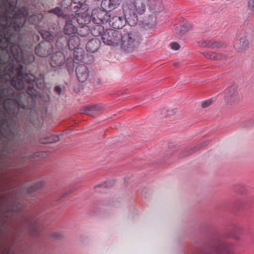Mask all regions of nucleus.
Masks as SVG:
<instances>
[{
	"mask_svg": "<svg viewBox=\"0 0 254 254\" xmlns=\"http://www.w3.org/2000/svg\"><path fill=\"white\" fill-rule=\"evenodd\" d=\"M113 182H111L110 181H108L105 182L104 184L98 185V187L103 188H109L111 187L113 185Z\"/></svg>",
	"mask_w": 254,
	"mask_h": 254,
	"instance_id": "nucleus-37",
	"label": "nucleus"
},
{
	"mask_svg": "<svg viewBox=\"0 0 254 254\" xmlns=\"http://www.w3.org/2000/svg\"><path fill=\"white\" fill-rule=\"evenodd\" d=\"M142 40V37L139 32L124 30L120 39L121 48L126 53H131L138 49Z\"/></svg>",
	"mask_w": 254,
	"mask_h": 254,
	"instance_id": "nucleus-6",
	"label": "nucleus"
},
{
	"mask_svg": "<svg viewBox=\"0 0 254 254\" xmlns=\"http://www.w3.org/2000/svg\"><path fill=\"white\" fill-rule=\"evenodd\" d=\"M120 3V0H103L101 4L102 6L111 11L117 8Z\"/></svg>",
	"mask_w": 254,
	"mask_h": 254,
	"instance_id": "nucleus-20",
	"label": "nucleus"
},
{
	"mask_svg": "<svg viewBox=\"0 0 254 254\" xmlns=\"http://www.w3.org/2000/svg\"><path fill=\"white\" fill-rule=\"evenodd\" d=\"M64 63L65 57L64 54L61 52L53 54L51 57L50 64L53 67L61 66Z\"/></svg>",
	"mask_w": 254,
	"mask_h": 254,
	"instance_id": "nucleus-16",
	"label": "nucleus"
},
{
	"mask_svg": "<svg viewBox=\"0 0 254 254\" xmlns=\"http://www.w3.org/2000/svg\"><path fill=\"white\" fill-rule=\"evenodd\" d=\"M51 237L53 240H59L62 239L64 235L61 232H54L51 234Z\"/></svg>",
	"mask_w": 254,
	"mask_h": 254,
	"instance_id": "nucleus-31",
	"label": "nucleus"
},
{
	"mask_svg": "<svg viewBox=\"0 0 254 254\" xmlns=\"http://www.w3.org/2000/svg\"><path fill=\"white\" fill-rule=\"evenodd\" d=\"M43 186V183L40 182L37 183L31 187H30L28 190V192L31 193L35 191L40 190Z\"/></svg>",
	"mask_w": 254,
	"mask_h": 254,
	"instance_id": "nucleus-30",
	"label": "nucleus"
},
{
	"mask_svg": "<svg viewBox=\"0 0 254 254\" xmlns=\"http://www.w3.org/2000/svg\"><path fill=\"white\" fill-rule=\"evenodd\" d=\"M213 102L212 99H209L203 102L202 103V107L204 108L209 106L211 105Z\"/></svg>",
	"mask_w": 254,
	"mask_h": 254,
	"instance_id": "nucleus-36",
	"label": "nucleus"
},
{
	"mask_svg": "<svg viewBox=\"0 0 254 254\" xmlns=\"http://www.w3.org/2000/svg\"><path fill=\"white\" fill-rule=\"evenodd\" d=\"M127 21L132 24V20L126 18L124 14L123 16H111L108 22L110 26L114 29H122L126 23Z\"/></svg>",
	"mask_w": 254,
	"mask_h": 254,
	"instance_id": "nucleus-13",
	"label": "nucleus"
},
{
	"mask_svg": "<svg viewBox=\"0 0 254 254\" xmlns=\"http://www.w3.org/2000/svg\"><path fill=\"white\" fill-rule=\"evenodd\" d=\"M14 95V91L13 88L11 87L3 88L0 91V102L6 97H9L8 99L13 98Z\"/></svg>",
	"mask_w": 254,
	"mask_h": 254,
	"instance_id": "nucleus-21",
	"label": "nucleus"
},
{
	"mask_svg": "<svg viewBox=\"0 0 254 254\" xmlns=\"http://www.w3.org/2000/svg\"><path fill=\"white\" fill-rule=\"evenodd\" d=\"M79 38L76 35H72L69 38L62 36L56 41V45L59 49H62L64 47L68 46L70 50H74L79 48Z\"/></svg>",
	"mask_w": 254,
	"mask_h": 254,
	"instance_id": "nucleus-8",
	"label": "nucleus"
},
{
	"mask_svg": "<svg viewBox=\"0 0 254 254\" xmlns=\"http://www.w3.org/2000/svg\"><path fill=\"white\" fill-rule=\"evenodd\" d=\"M17 0H6V2L9 5V10H11L12 13L10 15L11 26L17 35L18 44L23 43L21 36V31L24 28L28 12L25 8L17 9L16 5Z\"/></svg>",
	"mask_w": 254,
	"mask_h": 254,
	"instance_id": "nucleus-4",
	"label": "nucleus"
},
{
	"mask_svg": "<svg viewBox=\"0 0 254 254\" xmlns=\"http://www.w3.org/2000/svg\"><path fill=\"white\" fill-rule=\"evenodd\" d=\"M249 10L254 11V0H249L248 2Z\"/></svg>",
	"mask_w": 254,
	"mask_h": 254,
	"instance_id": "nucleus-38",
	"label": "nucleus"
},
{
	"mask_svg": "<svg viewBox=\"0 0 254 254\" xmlns=\"http://www.w3.org/2000/svg\"><path fill=\"white\" fill-rule=\"evenodd\" d=\"M73 59L77 62V63L81 62L85 63L84 60V51L81 48H77L74 50L73 53Z\"/></svg>",
	"mask_w": 254,
	"mask_h": 254,
	"instance_id": "nucleus-22",
	"label": "nucleus"
},
{
	"mask_svg": "<svg viewBox=\"0 0 254 254\" xmlns=\"http://www.w3.org/2000/svg\"><path fill=\"white\" fill-rule=\"evenodd\" d=\"M224 44L219 41H210V48H220L223 46Z\"/></svg>",
	"mask_w": 254,
	"mask_h": 254,
	"instance_id": "nucleus-33",
	"label": "nucleus"
},
{
	"mask_svg": "<svg viewBox=\"0 0 254 254\" xmlns=\"http://www.w3.org/2000/svg\"><path fill=\"white\" fill-rule=\"evenodd\" d=\"M23 157L25 158H27V159H29V160H30V161H34V160H36L35 156H31V155H26V156H24Z\"/></svg>",
	"mask_w": 254,
	"mask_h": 254,
	"instance_id": "nucleus-43",
	"label": "nucleus"
},
{
	"mask_svg": "<svg viewBox=\"0 0 254 254\" xmlns=\"http://www.w3.org/2000/svg\"><path fill=\"white\" fill-rule=\"evenodd\" d=\"M103 110V107L100 105H94L84 107L82 113L94 117Z\"/></svg>",
	"mask_w": 254,
	"mask_h": 254,
	"instance_id": "nucleus-18",
	"label": "nucleus"
},
{
	"mask_svg": "<svg viewBox=\"0 0 254 254\" xmlns=\"http://www.w3.org/2000/svg\"><path fill=\"white\" fill-rule=\"evenodd\" d=\"M234 238H235L236 239H238V237H237V236H234Z\"/></svg>",
	"mask_w": 254,
	"mask_h": 254,
	"instance_id": "nucleus-45",
	"label": "nucleus"
},
{
	"mask_svg": "<svg viewBox=\"0 0 254 254\" xmlns=\"http://www.w3.org/2000/svg\"><path fill=\"white\" fill-rule=\"evenodd\" d=\"M55 92L58 94L60 95L62 91V89L59 86H56L55 87Z\"/></svg>",
	"mask_w": 254,
	"mask_h": 254,
	"instance_id": "nucleus-41",
	"label": "nucleus"
},
{
	"mask_svg": "<svg viewBox=\"0 0 254 254\" xmlns=\"http://www.w3.org/2000/svg\"><path fill=\"white\" fill-rule=\"evenodd\" d=\"M240 95L236 85H232L225 91V100L229 105H232L240 99Z\"/></svg>",
	"mask_w": 254,
	"mask_h": 254,
	"instance_id": "nucleus-14",
	"label": "nucleus"
},
{
	"mask_svg": "<svg viewBox=\"0 0 254 254\" xmlns=\"http://www.w3.org/2000/svg\"><path fill=\"white\" fill-rule=\"evenodd\" d=\"M190 27V26L189 24H187V23H186L182 25L181 31L184 32H186L189 30Z\"/></svg>",
	"mask_w": 254,
	"mask_h": 254,
	"instance_id": "nucleus-40",
	"label": "nucleus"
},
{
	"mask_svg": "<svg viewBox=\"0 0 254 254\" xmlns=\"http://www.w3.org/2000/svg\"><path fill=\"white\" fill-rule=\"evenodd\" d=\"M101 44L100 40L96 38L90 40L86 45V48L88 52L94 53L97 51Z\"/></svg>",
	"mask_w": 254,
	"mask_h": 254,
	"instance_id": "nucleus-19",
	"label": "nucleus"
},
{
	"mask_svg": "<svg viewBox=\"0 0 254 254\" xmlns=\"http://www.w3.org/2000/svg\"><path fill=\"white\" fill-rule=\"evenodd\" d=\"M51 12L52 13H54V14H56L57 15H58V16H64L65 15H64V12L62 10V9H61V8H59V7H56L55 8H54L52 10H51Z\"/></svg>",
	"mask_w": 254,
	"mask_h": 254,
	"instance_id": "nucleus-35",
	"label": "nucleus"
},
{
	"mask_svg": "<svg viewBox=\"0 0 254 254\" xmlns=\"http://www.w3.org/2000/svg\"><path fill=\"white\" fill-rule=\"evenodd\" d=\"M41 35L44 39H46V41L50 42L51 41H53L54 38V36L48 31H45L41 33Z\"/></svg>",
	"mask_w": 254,
	"mask_h": 254,
	"instance_id": "nucleus-32",
	"label": "nucleus"
},
{
	"mask_svg": "<svg viewBox=\"0 0 254 254\" xmlns=\"http://www.w3.org/2000/svg\"><path fill=\"white\" fill-rule=\"evenodd\" d=\"M74 63H77V62L74 59L72 58L67 59L65 65L69 73H72L73 71Z\"/></svg>",
	"mask_w": 254,
	"mask_h": 254,
	"instance_id": "nucleus-27",
	"label": "nucleus"
},
{
	"mask_svg": "<svg viewBox=\"0 0 254 254\" xmlns=\"http://www.w3.org/2000/svg\"><path fill=\"white\" fill-rule=\"evenodd\" d=\"M166 113V116H172L175 113L174 110H168L167 111H164V114Z\"/></svg>",
	"mask_w": 254,
	"mask_h": 254,
	"instance_id": "nucleus-42",
	"label": "nucleus"
},
{
	"mask_svg": "<svg viewBox=\"0 0 254 254\" xmlns=\"http://www.w3.org/2000/svg\"><path fill=\"white\" fill-rule=\"evenodd\" d=\"M148 1L151 14L148 17L147 24L155 25L157 15L163 11L161 0H124L122 4L123 12L126 18L132 20V24L138 21L137 14H142L146 8Z\"/></svg>",
	"mask_w": 254,
	"mask_h": 254,
	"instance_id": "nucleus-2",
	"label": "nucleus"
},
{
	"mask_svg": "<svg viewBox=\"0 0 254 254\" xmlns=\"http://www.w3.org/2000/svg\"><path fill=\"white\" fill-rule=\"evenodd\" d=\"M104 31V27L102 26L100 24H97L92 29L91 33L93 36L97 37L100 35L102 36Z\"/></svg>",
	"mask_w": 254,
	"mask_h": 254,
	"instance_id": "nucleus-25",
	"label": "nucleus"
},
{
	"mask_svg": "<svg viewBox=\"0 0 254 254\" xmlns=\"http://www.w3.org/2000/svg\"><path fill=\"white\" fill-rule=\"evenodd\" d=\"M77 15L73 13L71 14H65L64 18L65 20V23L64 27V33L65 36L70 37L75 35L77 32V29L74 23L77 22Z\"/></svg>",
	"mask_w": 254,
	"mask_h": 254,
	"instance_id": "nucleus-10",
	"label": "nucleus"
},
{
	"mask_svg": "<svg viewBox=\"0 0 254 254\" xmlns=\"http://www.w3.org/2000/svg\"><path fill=\"white\" fill-rule=\"evenodd\" d=\"M24 227L32 235L37 234L39 232V222L37 219L26 217L24 220Z\"/></svg>",
	"mask_w": 254,
	"mask_h": 254,
	"instance_id": "nucleus-15",
	"label": "nucleus"
},
{
	"mask_svg": "<svg viewBox=\"0 0 254 254\" xmlns=\"http://www.w3.org/2000/svg\"><path fill=\"white\" fill-rule=\"evenodd\" d=\"M201 146H202V145L200 144L198 145L197 146H194L193 147H192V148L187 150V151H185V152L183 154V156L184 157L187 156H189V155L194 153L197 150H199L201 148Z\"/></svg>",
	"mask_w": 254,
	"mask_h": 254,
	"instance_id": "nucleus-29",
	"label": "nucleus"
},
{
	"mask_svg": "<svg viewBox=\"0 0 254 254\" xmlns=\"http://www.w3.org/2000/svg\"><path fill=\"white\" fill-rule=\"evenodd\" d=\"M202 54L205 58L210 60H221L224 57L221 54H217L213 52H203Z\"/></svg>",
	"mask_w": 254,
	"mask_h": 254,
	"instance_id": "nucleus-23",
	"label": "nucleus"
},
{
	"mask_svg": "<svg viewBox=\"0 0 254 254\" xmlns=\"http://www.w3.org/2000/svg\"><path fill=\"white\" fill-rule=\"evenodd\" d=\"M65 194H64L63 195L61 196V197H62L64 196V195H65Z\"/></svg>",
	"mask_w": 254,
	"mask_h": 254,
	"instance_id": "nucleus-46",
	"label": "nucleus"
},
{
	"mask_svg": "<svg viewBox=\"0 0 254 254\" xmlns=\"http://www.w3.org/2000/svg\"><path fill=\"white\" fill-rule=\"evenodd\" d=\"M76 74L80 82L86 81L89 76V70L86 65H78L76 68Z\"/></svg>",
	"mask_w": 254,
	"mask_h": 254,
	"instance_id": "nucleus-17",
	"label": "nucleus"
},
{
	"mask_svg": "<svg viewBox=\"0 0 254 254\" xmlns=\"http://www.w3.org/2000/svg\"><path fill=\"white\" fill-rule=\"evenodd\" d=\"M249 45V41L246 37H243L240 39L238 44H237L235 46L238 50H241L247 48Z\"/></svg>",
	"mask_w": 254,
	"mask_h": 254,
	"instance_id": "nucleus-24",
	"label": "nucleus"
},
{
	"mask_svg": "<svg viewBox=\"0 0 254 254\" xmlns=\"http://www.w3.org/2000/svg\"><path fill=\"white\" fill-rule=\"evenodd\" d=\"M53 52V45L51 42L44 41L38 44L35 47V54L40 57H45Z\"/></svg>",
	"mask_w": 254,
	"mask_h": 254,
	"instance_id": "nucleus-12",
	"label": "nucleus"
},
{
	"mask_svg": "<svg viewBox=\"0 0 254 254\" xmlns=\"http://www.w3.org/2000/svg\"><path fill=\"white\" fill-rule=\"evenodd\" d=\"M9 10H6L3 15L0 16V49L3 52L8 53L10 47L14 44H17V35L11 26L10 15Z\"/></svg>",
	"mask_w": 254,
	"mask_h": 254,
	"instance_id": "nucleus-3",
	"label": "nucleus"
},
{
	"mask_svg": "<svg viewBox=\"0 0 254 254\" xmlns=\"http://www.w3.org/2000/svg\"><path fill=\"white\" fill-rule=\"evenodd\" d=\"M25 87L21 89H24ZM18 90V89H17ZM36 90L33 86H29L27 87L26 93L23 91H20L19 90L18 92L14 91L13 98L7 99L3 101V107L7 112H10L14 110L15 112L18 111L20 109H26L27 106L24 105L23 99L27 95L31 97L32 100L34 97L36 96Z\"/></svg>",
	"mask_w": 254,
	"mask_h": 254,
	"instance_id": "nucleus-5",
	"label": "nucleus"
},
{
	"mask_svg": "<svg viewBox=\"0 0 254 254\" xmlns=\"http://www.w3.org/2000/svg\"><path fill=\"white\" fill-rule=\"evenodd\" d=\"M122 32L110 29L105 30L102 35L103 42L109 46H115L120 42Z\"/></svg>",
	"mask_w": 254,
	"mask_h": 254,
	"instance_id": "nucleus-9",
	"label": "nucleus"
},
{
	"mask_svg": "<svg viewBox=\"0 0 254 254\" xmlns=\"http://www.w3.org/2000/svg\"><path fill=\"white\" fill-rule=\"evenodd\" d=\"M43 153H42V152H38L37 153V154L35 155V156H36V157H37V156H41V155H43Z\"/></svg>",
	"mask_w": 254,
	"mask_h": 254,
	"instance_id": "nucleus-44",
	"label": "nucleus"
},
{
	"mask_svg": "<svg viewBox=\"0 0 254 254\" xmlns=\"http://www.w3.org/2000/svg\"><path fill=\"white\" fill-rule=\"evenodd\" d=\"M78 24L80 25L79 23H78ZM88 24L89 23L86 24H80V25H81V26L78 30L77 32L79 35H80L82 37H84L87 34H88V31H89L88 27L87 26H86V25Z\"/></svg>",
	"mask_w": 254,
	"mask_h": 254,
	"instance_id": "nucleus-28",
	"label": "nucleus"
},
{
	"mask_svg": "<svg viewBox=\"0 0 254 254\" xmlns=\"http://www.w3.org/2000/svg\"><path fill=\"white\" fill-rule=\"evenodd\" d=\"M88 0H64L63 4H66L70 7L72 12L77 15V22L80 24H86L91 21V16L88 13Z\"/></svg>",
	"mask_w": 254,
	"mask_h": 254,
	"instance_id": "nucleus-7",
	"label": "nucleus"
},
{
	"mask_svg": "<svg viewBox=\"0 0 254 254\" xmlns=\"http://www.w3.org/2000/svg\"><path fill=\"white\" fill-rule=\"evenodd\" d=\"M210 40H202L198 42V44L200 47L210 48Z\"/></svg>",
	"mask_w": 254,
	"mask_h": 254,
	"instance_id": "nucleus-34",
	"label": "nucleus"
},
{
	"mask_svg": "<svg viewBox=\"0 0 254 254\" xmlns=\"http://www.w3.org/2000/svg\"><path fill=\"white\" fill-rule=\"evenodd\" d=\"M170 45L171 46V48L174 50H179L180 48L179 44L176 42L171 43Z\"/></svg>",
	"mask_w": 254,
	"mask_h": 254,
	"instance_id": "nucleus-39",
	"label": "nucleus"
},
{
	"mask_svg": "<svg viewBox=\"0 0 254 254\" xmlns=\"http://www.w3.org/2000/svg\"><path fill=\"white\" fill-rule=\"evenodd\" d=\"M21 44L12 45L8 54L6 53L8 59L3 60L2 58L0 57V64H5L7 61L12 57L16 63L18 64V67L16 68L13 64L10 68L11 72H13L14 70L16 72L17 75L12 78L11 81V85L16 89H23L24 81L32 85L36 84L38 88H43L44 87V79L43 75H41L40 77L38 78L32 74L23 72V66L21 64H26L27 62L33 61L34 60V57L31 53V51L26 52Z\"/></svg>",
	"mask_w": 254,
	"mask_h": 254,
	"instance_id": "nucleus-1",
	"label": "nucleus"
},
{
	"mask_svg": "<svg viewBox=\"0 0 254 254\" xmlns=\"http://www.w3.org/2000/svg\"><path fill=\"white\" fill-rule=\"evenodd\" d=\"M59 140V137L58 135H51L43 139H41L40 142L44 144L52 143L56 142Z\"/></svg>",
	"mask_w": 254,
	"mask_h": 254,
	"instance_id": "nucleus-26",
	"label": "nucleus"
},
{
	"mask_svg": "<svg viewBox=\"0 0 254 254\" xmlns=\"http://www.w3.org/2000/svg\"><path fill=\"white\" fill-rule=\"evenodd\" d=\"M91 16V21L89 23L92 22L94 24H101L108 22L111 17L109 12L105 9L101 8H95L92 10Z\"/></svg>",
	"mask_w": 254,
	"mask_h": 254,
	"instance_id": "nucleus-11",
	"label": "nucleus"
}]
</instances>
